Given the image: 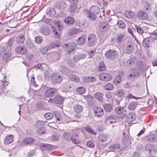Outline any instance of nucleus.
Returning <instances> with one entry per match:
<instances>
[{"mask_svg":"<svg viewBox=\"0 0 157 157\" xmlns=\"http://www.w3.org/2000/svg\"><path fill=\"white\" fill-rule=\"evenodd\" d=\"M124 36L121 33H118L117 37V40L119 42H122L124 39Z\"/></svg>","mask_w":157,"mask_h":157,"instance_id":"nucleus-42","label":"nucleus"},{"mask_svg":"<svg viewBox=\"0 0 157 157\" xmlns=\"http://www.w3.org/2000/svg\"><path fill=\"white\" fill-rule=\"evenodd\" d=\"M59 139V136L56 135H53L51 137V140L53 141H56Z\"/></svg>","mask_w":157,"mask_h":157,"instance_id":"nucleus-63","label":"nucleus"},{"mask_svg":"<svg viewBox=\"0 0 157 157\" xmlns=\"http://www.w3.org/2000/svg\"><path fill=\"white\" fill-rule=\"evenodd\" d=\"M129 76L132 79L137 78L139 77L140 73L137 70L131 69L129 71Z\"/></svg>","mask_w":157,"mask_h":157,"instance_id":"nucleus-8","label":"nucleus"},{"mask_svg":"<svg viewBox=\"0 0 157 157\" xmlns=\"http://www.w3.org/2000/svg\"><path fill=\"white\" fill-rule=\"evenodd\" d=\"M40 31L43 34L45 35H48L50 33V30L48 27H42L41 28Z\"/></svg>","mask_w":157,"mask_h":157,"instance_id":"nucleus-28","label":"nucleus"},{"mask_svg":"<svg viewBox=\"0 0 157 157\" xmlns=\"http://www.w3.org/2000/svg\"><path fill=\"white\" fill-rule=\"evenodd\" d=\"M122 77L120 75L116 76L113 80V82L115 85H118L121 82L122 80Z\"/></svg>","mask_w":157,"mask_h":157,"instance_id":"nucleus-36","label":"nucleus"},{"mask_svg":"<svg viewBox=\"0 0 157 157\" xmlns=\"http://www.w3.org/2000/svg\"><path fill=\"white\" fill-rule=\"evenodd\" d=\"M60 44L58 42H56L55 43H51L48 47V48H52L55 47H58L60 46Z\"/></svg>","mask_w":157,"mask_h":157,"instance_id":"nucleus-50","label":"nucleus"},{"mask_svg":"<svg viewBox=\"0 0 157 157\" xmlns=\"http://www.w3.org/2000/svg\"><path fill=\"white\" fill-rule=\"evenodd\" d=\"M76 91L79 94H81L85 93L86 90L84 87H80L76 89Z\"/></svg>","mask_w":157,"mask_h":157,"instance_id":"nucleus-38","label":"nucleus"},{"mask_svg":"<svg viewBox=\"0 0 157 157\" xmlns=\"http://www.w3.org/2000/svg\"><path fill=\"white\" fill-rule=\"evenodd\" d=\"M136 29L137 31L140 34H142L144 33L143 29L141 27L137 25H135Z\"/></svg>","mask_w":157,"mask_h":157,"instance_id":"nucleus-60","label":"nucleus"},{"mask_svg":"<svg viewBox=\"0 0 157 157\" xmlns=\"http://www.w3.org/2000/svg\"><path fill=\"white\" fill-rule=\"evenodd\" d=\"M109 27L107 24L105 23H101L100 24L99 29L102 32H104L106 31Z\"/></svg>","mask_w":157,"mask_h":157,"instance_id":"nucleus-23","label":"nucleus"},{"mask_svg":"<svg viewBox=\"0 0 157 157\" xmlns=\"http://www.w3.org/2000/svg\"><path fill=\"white\" fill-rule=\"evenodd\" d=\"M133 50L134 45L132 43H130L127 45V46L125 47V51L127 54H131Z\"/></svg>","mask_w":157,"mask_h":157,"instance_id":"nucleus-13","label":"nucleus"},{"mask_svg":"<svg viewBox=\"0 0 157 157\" xmlns=\"http://www.w3.org/2000/svg\"><path fill=\"white\" fill-rule=\"evenodd\" d=\"M83 109V107L81 105L77 104L74 107V111L76 113H79L82 112Z\"/></svg>","mask_w":157,"mask_h":157,"instance_id":"nucleus-27","label":"nucleus"},{"mask_svg":"<svg viewBox=\"0 0 157 157\" xmlns=\"http://www.w3.org/2000/svg\"><path fill=\"white\" fill-rule=\"evenodd\" d=\"M151 38L153 40H154L157 38V33L154 32L150 35Z\"/></svg>","mask_w":157,"mask_h":157,"instance_id":"nucleus-61","label":"nucleus"},{"mask_svg":"<svg viewBox=\"0 0 157 157\" xmlns=\"http://www.w3.org/2000/svg\"><path fill=\"white\" fill-rule=\"evenodd\" d=\"M146 140L150 142H154L157 140V135L156 134H151L145 137Z\"/></svg>","mask_w":157,"mask_h":157,"instance_id":"nucleus-10","label":"nucleus"},{"mask_svg":"<svg viewBox=\"0 0 157 157\" xmlns=\"http://www.w3.org/2000/svg\"><path fill=\"white\" fill-rule=\"evenodd\" d=\"M63 137L66 140L68 141H69L71 138L70 133L68 132H64L63 134Z\"/></svg>","mask_w":157,"mask_h":157,"instance_id":"nucleus-43","label":"nucleus"},{"mask_svg":"<svg viewBox=\"0 0 157 157\" xmlns=\"http://www.w3.org/2000/svg\"><path fill=\"white\" fill-rule=\"evenodd\" d=\"M85 130L87 132L94 135H96V133L91 127L89 125H87L84 128Z\"/></svg>","mask_w":157,"mask_h":157,"instance_id":"nucleus-31","label":"nucleus"},{"mask_svg":"<svg viewBox=\"0 0 157 157\" xmlns=\"http://www.w3.org/2000/svg\"><path fill=\"white\" fill-rule=\"evenodd\" d=\"M117 24L120 28L122 29H124L126 26L125 24L122 20H119L118 21Z\"/></svg>","mask_w":157,"mask_h":157,"instance_id":"nucleus-44","label":"nucleus"},{"mask_svg":"<svg viewBox=\"0 0 157 157\" xmlns=\"http://www.w3.org/2000/svg\"><path fill=\"white\" fill-rule=\"evenodd\" d=\"M138 105V103L137 102L134 101L132 102L129 105L128 108L131 110H134L136 109V106Z\"/></svg>","mask_w":157,"mask_h":157,"instance_id":"nucleus-30","label":"nucleus"},{"mask_svg":"<svg viewBox=\"0 0 157 157\" xmlns=\"http://www.w3.org/2000/svg\"><path fill=\"white\" fill-rule=\"evenodd\" d=\"M116 94L120 97H122L124 95V91L121 90H117L116 92Z\"/></svg>","mask_w":157,"mask_h":157,"instance_id":"nucleus-53","label":"nucleus"},{"mask_svg":"<svg viewBox=\"0 0 157 157\" xmlns=\"http://www.w3.org/2000/svg\"><path fill=\"white\" fill-rule=\"evenodd\" d=\"M43 40L42 37L40 36H37L35 37V41L36 43L37 44H40L42 43Z\"/></svg>","mask_w":157,"mask_h":157,"instance_id":"nucleus-54","label":"nucleus"},{"mask_svg":"<svg viewBox=\"0 0 157 157\" xmlns=\"http://www.w3.org/2000/svg\"><path fill=\"white\" fill-rule=\"evenodd\" d=\"M63 78L59 74L53 73L51 75V81L53 84L60 83L62 81Z\"/></svg>","mask_w":157,"mask_h":157,"instance_id":"nucleus-3","label":"nucleus"},{"mask_svg":"<svg viewBox=\"0 0 157 157\" xmlns=\"http://www.w3.org/2000/svg\"><path fill=\"white\" fill-rule=\"evenodd\" d=\"M128 65L131 66H132L135 63L134 59L132 58H130L127 61Z\"/></svg>","mask_w":157,"mask_h":157,"instance_id":"nucleus-58","label":"nucleus"},{"mask_svg":"<svg viewBox=\"0 0 157 157\" xmlns=\"http://www.w3.org/2000/svg\"><path fill=\"white\" fill-rule=\"evenodd\" d=\"M77 62L76 61V59L75 57H74L72 59H69L68 60V64L69 65L73 67L75 66V63Z\"/></svg>","mask_w":157,"mask_h":157,"instance_id":"nucleus-33","label":"nucleus"},{"mask_svg":"<svg viewBox=\"0 0 157 157\" xmlns=\"http://www.w3.org/2000/svg\"><path fill=\"white\" fill-rule=\"evenodd\" d=\"M99 77L101 80L104 81H109L112 79L111 75L105 73L100 74Z\"/></svg>","mask_w":157,"mask_h":157,"instance_id":"nucleus-6","label":"nucleus"},{"mask_svg":"<svg viewBox=\"0 0 157 157\" xmlns=\"http://www.w3.org/2000/svg\"><path fill=\"white\" fill-rule=\"evenodd\" d=\"M51 30L53 33L55 37L56 38H59V36L56 28L53 26H51Z\"/></svg>","mask_w":157,"mask_h":157,"instance_id":"nucleus-51","label":"nucleus"},{"mask_svg":"<svg viewBox=\"0 0 157 157\" xmlns=\"http://www.w3.org/2000/svg\"><path fill=\"white\" fill-rule=\"evenodd\" d=\"M86 38V36L85 34H82V36L78 37L77 40V44L80 45H81L85 44V40Z\"/></svg>","mask_w":157,"mask_h":157,"instance_id":"nucleus-17","label":"nucleus"},{"mask_svg":"<svg viewBox=\"0 0 157 157\" xmlns=\"http://www.w3.org/2000/svg\"><path fill=\"white\" fill-rule=\"evenodd\" d=\"M100 11V8L97 6H93L91 7L90 11H88L86 16L88 18L92 20H96L97 15Z\"/></svg>","mask_w":157,"mask_h":157,"instance_id":"nucleus-1","label":"nucleus"},{"mask_svg":"<svg viewBox=\"0 0 157 157\" xmlns=\"http://www.w3.org/2000/svg\"><path fill=\"white\" fill-rule=\"evenodd\" d=\"M108 136L103 133L100 134L98 137V141L101 143L106 142L108 140Z\"/></svg>","mask_w":157,"mask_h":157,"instance_id":"nucleus-20","label":"nucleus"},{"mask_svg":"<svg viewBox=\"0 0 157 157\" xmlns=\"http://www.w3.org/2000/svg\"><path fill=\"white\" fill-rule=\"evenodd\" d=\"M150 39L149 38H145L143 41V44L144 47H149V42Z\"/></svg>","mask_w":157,"mask_h":157,"instance_id":"nucleus-45","label":"nucleus"},{"mask_svg":"<svg viewBox=\"0 0 157 157\" xmlns=\"http://www.w3.org/2000/svg\"><path fill=\"white\" fill-rule=\"evenodd\" d=\"M44 124L45 123L44 121H38L36 122L35 125L36 126L39 128L43 127Z\"/></svg>","mask_w":157,"mask_h":157,"instance_id":"nucleus-48","label":"nucleus"},{"mask_svg":"<svg viewBox=\"0 0 157 157\" xmlns=\"http://www.w3.org/2000/svg\"><path fill=\"white\" fill-rule=\"evenodd\" d=\"M80 32V31L78 29L73 28L69 30L67 32V34L69 36H72L73 35L76 34Z\"/></svg>","mask_w":157,"mask_h":157,"instance_id":"nucleus-26","label":"nucleus"},{"mask_svg":"<svg viewBox=\"0 0 157 157\" xmlns=\"http://www.w3.org/2000/svg\"><path fill=\"white\" fill-rule=\"evenodd\" d=\"M31 83L32 85H33L35 87L37 86L38 85L36 84L35 80L34 77L33 76L31 78Z\"/></svg>","mask_w":157,"mask_h":157,"instance_id":"nucleus-64","label":"nucleus"},{"mask_svg":"<svg viewBox=\"0 0 157 157\" xmlns=\"http://www.w3.org/2000/svg\"><path fill=\"white\" fill-rule=\"evenodd\" d=\"M113 105L109 104H106L104 105V109L106 112L111 111L113 109Z\"/></svg>","mask_w":157,"mask_h":157,"instance_id":"nucleus-35","label":"nucleus"},{"mask_svg":"<svg viewBox=\"0 0 157 157\" xmlns=\"http://www.w3.org/2000/svg\"><path fill=\"white\" fill-rule=\"evenodd\" d=\"M103 96V94L101 92H97L94 95V98L101 103H103L104 101Z\"/></svg>","mask_w":157,"mask_h":157,"instance_id":"nucleus-14","label":"nucleus"},{"mask_svg":"<svg viewBox=\"0 0 157 157\" xmlns=\"http://www.w3.org/2000/svg\"><path fill=\"white\" fill-rule=\"evenodd\" d=\"M68 77L72 80L75 82H78L80 81L79 78L74 74L68 76Z\"/></svg>","mask_w":157,"mask_h":157,"instance_id":"nucleus-34","label":"nucleus"},{"mask_svg":"<svg viewBox=\"0 0 157 157\" xmlns=\"http://www.w3.org/2000/svg\"><path fill=\"white\" fill-rule=\"evenodd\" d=\"M56 90L54 88H50L47 89L45 92V95L47 97H52L54 95Z\"/></svg>","mask_w":157,"mask_h":157,"instance_id":"nucleus-9","label":"nucleus"},{"mask_svg":"<svg viewBox=\"0 0 157 157\" xmlns=\"http://www.w3.org/2000/svg\"><path fill=\"white\" fill-rule=\"evenodd\" d=\"M113 85L110 83L106 84L104 86L105 89L107 90H112L113 89Z\"/></svg>","mask_w":157,"mask_h":157,"instance_id":"nucleus-37","label":"nucleus"},{"mask_svg":"<svg viewBox=\"0 0 157 157\" xmlns=\"http://www.w3.org/2000/svg\"><path fill=\"white\" fill-rule=\"evenodd\" d=\"M63 47L65 51L68 52H72L75 48L76 47V44L74 43L69 42L67 44L63 45Z\"/></svg>","mask_w":157,"mask_h":157,"instance_id":"nucleus-5","label":"nucleus"},{"mask_svg":"<svg viewBox=\"0 0 157 157\" xmlns=\"http://www.w3.org/2000/svg\"><path fill=\"white\" fill-rule=\"evenodd\" d=\"M106 97L107 98L106 100L108 102L110 103H113L114 98L110 92H108L106 94Z\"/></svg>","mask_w":157,"mask_h":157,"instance_id":"nucleus-22","label":"nucleus"},{"mask_svg":"<svg viewBox=\"0 0 157 157\" xmlns=\"http://www.w3.org/2000/svg\"><path fill=\"white\" fill-rule=\"evenodd\" d=\"M124 15L128 19H132L135 16V13L132 11L127 10L125 11Z\"/></svg>","mask_w":157,"mask_h":157,"instance_id":"nucleus-24","label":"nucleus"},{"mask_svg":"<svg viewBox=\"0 0 157 157\" xmlns=\"http://www.w3.org/2000/svg\"><path fill=\"white\" fill-rule=\"evenodd\" d=\"M45 131V128L44 127H42L41 128H38L36 131V133L39 135H41L44 134Z\"/></svg>","mask_w":157,"mask_h":157,"instance_id":"nucleus-40","label":"nucleus"},{"mask_svg":"<svg viewBox=\"0 0 157 157\" xmlns=\"http://www.w3.org/2000/svg\"><path fill=\"white\" fill-rule=\"evenodd\" d=\"M86 55L85 54H80L77 55L75 58L76 59V61L78 62V60L81 59H84L86 58Z\"/></svg>","mask_w":157,"mask_h":157,"instance_id":"nucleus-39","label":"nucleus"},{"mask_svg":"<svg viewBox=\"0 0 157 157\" xmlns=\"http://www.w3.org/2000/svg\"><path fill=\"white\" fill-rule=\"evenodd\" d=\"M136 117V116L135 113H130L127 115L126 121L129 124H130L135 120Z\"/></svg>","mask_w":157,"mask_h":157,"instance_id":"nucleus-7","label":"nucleus"},{"mask_svg":"<svg viewBox=\"0 0 157 157\" xmlns=\"http://www.w3.org/2000/svg\"><path fill=\"white\" fill-rule=\"evenodd\" d=\"M120 147V145L119 144H114L110 147V148L111 149L116 150L119 149Z\"/></svg>","mask_w":157,"mask_h":157,"instance_id":"nucleus-56","label":"nucleus"},{"mask_svg":"<svg viewBox=\"0 0 157 157\" xmlns=\"http://www.w3.org/2000/svg\"><path fill=\"white\" fill-rule=\"evenodd\" d=\"M54 102L57 104H60L63 102V98L60 96H56L54 98Z\"/></svg>","mask_w":157,"mask_h":157,"instance_id":"nucleus-25","label":"nucleus"},{"mask_svg":"<svg viewBox=\"0 0 157 157\" xmlns=\"http://www.w3.org/2000/svg\"><path fill=\"white\" fill-rule=\"evenodd\" d=\"M87 146L89 147H93L95 146V144L93 142L91 141H88L86 143Z\"/></svg>","mask_w":157,"mask_h":157,"instance_id":"nucleus-62","label":"nucleus"},{"mask_svg":"<svg viewBox=\"0 0 157 157\" xmlns=\"http://www.w3.org/2000/svg\"><path fill=\"white\" fill-rule=\"evenodd\" d=\"M14 136L12 135H7L5 137L4 142L5 144H8L11 143L13 140Z\"/></svg>","mask_w":157,"mask_h":157,"instance_id":"nucleus-15","label":"nucleus"},{"mask_svg":"<svg viewBox=\"0 0 157 157\" xmlns=\"http://www.w3.org/2000/svg\"><path fill=\"white\" fill-rule=\"evenodd\" d=\"M34 141V140L33 138L27 137L24 139L22 141V142L25 145H28L32 144Z\"/></svg>","mask_w":157,"mask_h":157,"instance_id":"nucleus-16","label":"nucleus"},{"mask_svg":"<svg viewBox=\"0 0 157 157\" xmlns=\"http://www.w3.org/2000/svg\"><path fill=\"white\" fill-rule=\"evenodd\" d=\"M48 47L47 46L41 48L40 49V52L42 54H45L48 51Z\"/></svg>","mask_w":157,"mask_h":157,"instance_id":"nucleus-57","label":"nucleus"},{"mask_svg":"<svg viewBox=\"0 0 157 157\" xmlns=\"http://www.w3.org/2000/svg\"><path fill=\"white\" fill-rule=\"evenodd\" d=\"M56 13L55 9L54 8L49 7L46 10L47 15L50 17L54 16Z\"/></svg>","mask_w":157,"mask_h":157,"instance_id":"nucleus-19","label":"nucleus"},{"mask_svg":"<svg viewBox=\"0 0 157 157\" xmlns=\"http://www.w3.org/2000/svg\"><path fill=\"white\" fill-rule=\"evenodd\" d=\"M25 40V35L24 34H19L17 36L16 41L19 44L23 43Z\"/></svg>","mask_w":157,"mask_h":157,"instance_id":"nucleus-18","label":"nucleus"},{"mask_svg":"<svg viewBox=\"0 0 157 157\" xmlns=\"http://www.w3.org/2000/svg\"><path fill=\"white\" fill-rule=\"evenodd\" d=\"M124 110L123 107H118L115 108L114 111L115 113L117 114L120 115L123 113Z\"/></svg>","mask_w":157,"mask_h":157,"instance_id":"nucleus-29","label":"nucleus"},{"mask_svg":"<svg viewBox=\"0 0 157 157\" xmlns=\"http://www.w3.org/2000/svg\"><path fill=\"white\" fill-rule=\"evenodd\" d=\"M50 55L53 58L54 61L58 60L59 59V56L57 52H55L50 54Z\"/></svg>","mask_w":157,"mask_h":157,"instance_id":"nucleus-41","label":"nucleus"},{"mask_svg":"<svg viewBox=\"0 0 157 157\" xmlns=\"http://www.w3.org/2000/svg\"><path fill=\"white\" fill-rule=\"evenodd\" d=\"M105 57L110 59H113L117 57V52L113 49H109L105 54Z\"/></svg>","mask_w":157,"mask_h":157,"instance_id":"nucleus-4","label":"nucleus"},{"mask_svg":"<svg viewBox=\"0 0 157 157\" xmlns=\"http://www.w3.org/2000/svg\"><path fill=\"white\" fill-rule=\"evenodd\" d=\"M78 136V134H76L75 135H73L71 138V141L75 144H78L80 143V142L78 140H76L75 138V137H77Z\"/></svg>","mask_w":157,"mask_h":157,"instance_id":"nucleus-49","label":"nucleus"},{"mask_svg":"<svg viewBox=\"0 0 157 157\" xmlns=\"http://www.w3.org/2000/svg\"><path fill=\"white\" fill-rule=\"evenodd\" d=\"M106 67L103 62H101L100 64L98 67V69L99 71H102L105 69Z\"/></svg>","mask_w":157,"mask_h":157,"instance_id":"nucleus-46","label":"nucleus"},{"mask_svg":"<svg viewBox=\"0 0 157 157\" xmlns=\"http://www.w3.org/2000/svg\"><path fill=\"white\" fill-rule=\"evenodd\" d=\"M41 145L43 147H46L49 151H52L54 148V146L49 144L43 143L41 144Z\"/></svg>","mask_w":157,"mask_h":157,"instance_id":"nucleus-32","label":"nucleus"},{"mask_svg":"<svg viewBox=\"0 0 157 157\" xmlns=\"http://www.w3.org/2000/svg\"><path fill=\"white\" fill-rule=\"evenodd\" d=\"M59 7L62 9H63L67 6L66 3L63 1H61L59 2Z\"/></svg>","mask_w":157,"mask_h":157,"instance_id":"nucleus-59","label":"nucleus"},{"mask_svg":"<svg viewBox=\"0 0 157 157\" xmlns=\"http://www.w3.org/2000/svg\"><path fill=\"white\" fill-rule=\"evenodd\" d=\"M95 115L98 117H100L102 116L104 113L103 110L102 108L95 106L94 108Z\"/></svg>","mask_w":157,"mask_h":157,"instance_id":"nucleus-12","label":"nucleus"},{"mask_svg":"<svg viewBox=\"0 0 157 157\" xmlns=\"http://www.w3.org/2000/svg\"><path fill=\"white\" fill-rule=\"evenodd\" d=\"M137 17L142 20H147L148 15L143 10L138 11L137 14Z\"/></svg>","mask_w":157,"mask_h":157,"instance_id":"nucleus-11","label":"nucleus"},{"mask_svg":"<svg viewBox=\"0 0 157 157\" xmlns=\"http://www.w3.org/2000/svg\"><path fill=\"white\" fill-rule=\"evenodd\" d=\"M97 42V37L95 34L91 33L88 35L87 42L88 46L90 47H93L95 45Z\"/></svg>","mask_w":157,"mask_h":157,"instance_id":"nucleus-2","label":"nucleus"},{"mask_svg":"<svg viewBox=\"0 0 157 157\" xmlns=\"http://www.w3.org/2000/svg\"><path fill=\"white\" fill-rule=\"evenodd\" d=\"M45 117L48 120H49L53 117V115L52 113H48L45 114Z\"/></svg>","mask_w":157,"mask_h":157,"instance_id":"nucleus-52","label":"nucleus"},{"mask_svg":"<svg viewBox=\"0 0 157 157\" xmlns=\"http://www.w3.org/2000/svg\"><path fill=\"white\" fill-rule=\"evenodd\" d=\"M16 52L21 54H25L27 53V51L25 48L19 46L16 48Z\"/></svg>","mask_w":157,"mask_h":157,"instance_id":"nucleus-21","label":"nucleus"},{"mask_svg":"<svg viewBox=\"0 0 157 157\" xmlns=\"http://www.w3.org/2000/svg\"><path fill=\"white\" fill-rule=\"evenodd\" d=\"M77 8V6L75 4L71 5L69 9L70 12H75Z\"/></svg>","mask_w":157,"mask_h":157,"instance_id":"nucleus-55","label":"nucleus"},{"mask_svg":"<svg viewBox=\"0 0 157 157\" xmlns=\"http://www.w3.org/2000/svg\"><path fill=\"white\" fill-rule=\"evenodd\" d=\"M124 136L122 139V141L124 144H126L128 141L129 140V138L128 135L125 136V133L124 132L123 133Z\"/></svg>","mask_w":157,"mask_h":157,"instance_id":"nucleus-47","label":"nucleus"}]
</instances>
